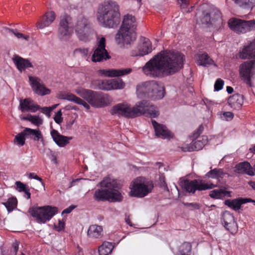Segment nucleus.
<instances>
[{
	"label": "nucleus",
	"instance_id": "nucleus-1",
	"mask_svg": "<svg viewBox=\"0 0 255 255\" xmlns=\"http://www.w3.org/2000/svg\"><path fill=\"white\" fill-rule=\"evenodd\" d=\"M184 55L179 52L162 51L148 61L142 68L147 76L162 77L173 75L183 67Z\"/></svg>",
	"mask_w": 255,
	"mask_h": 255
},
{
	"label": "nucleus",
	"instance_id": "nucleus-2",
	"mask_svg": "<svg viewBox=\"0 0 255 255\" xmlns=\"http://www.w3.org/2000/svg\"><path fill=\"white\" fill-rule=\"evenodd\" d=\"M101 188L96 190L94 197L98 201L121 202L123 197L119 191L120 185L117 180L109 176L100 182Z\"/></svg>",
	"mask_w": 255,
	"mask_h": 255
},
{
	"label": "nucleus",
	"instance_id": "nucleus-3",
	"mask_svg": "<svg viewBox=\"0 0 255 255\" xmlns=\"http://www.w3.org/2000/svg\"><path fill=\"white\" fill-rule=\"evenodd\" d=\"M97 18L99 22L108 28H116L120 23L119 6L116 1H104L99 6Z\"/></svg>",
	"mask_w": 255,
	"mask_h": 255
},
{
	"label": "nucleus",
	"instance_id": "nucleus-4",
	"mask_svg": "<svg viewBox=\"0 0 255 255\" xmlns=\"http://www.w3.org/2000/svg\"><path fill=\"white\" fill-rule=\"evenodd\" d=\"M136 22L134 16L128 14L124 16L122 24L116 35L117 44H130L136 39Z\"/></svg>",
	"mask_w": 255,
	"mask_h": 255
},
{
	"label": "nucleus",
	"instance_id": "nucleus-5",
	"mask_svg": "<svg viewBox=\"0 0 255 255\" xmlns=\"http://www.w3.org/2000/svg\"><path fill=\"white\" fill-rule=\"evenodd\" d=\"M75 92L95 108L107 107L112 102V99L109 95L102 92L82 88L76 89Z\"/></svg>",
	"mask_w": 255,
	"mask_h": 255
},
{
	"label": "nucleus",
	"instance_id": "nucleus-6",
	"mask_svg": "<svg viewBox=\"0 0 255 255\" xmlns=\"http://www.w3.org/2000/svg\"><path fill=\"white\" fill-rule=\"evenodd\" d=\"M197 23L199 24H205L209 26L214 25L217 29H220L224 23L220 11L217 9H213L210 12L203 11L201 14H197Z\"/></svg>",
	"mask_w": 255,
	"mask_h": 255
},
{
	"label": "nucleus",
	"instance_id": "nucleus-7",
	"mask_svg": "<svg viewBox=\"0 0 255 255\" xmlns=\"http://www.w3.org/2000/svg\"><path fill=\"white\" fill-rule=\"evenodd\" d=\"M58 212L57 207L50 206L32 207L28 210L30 215L35 218L39 223H45L49 221Z\"/></svg>",
	"mask_w": 255,
	"mask_h": 255
},
{
	"label": "nucleus",
	"instance_id": "nucleus-8",
	"mask_svg": "<svg viewBox=\"0 0 255 255\" xmlns=\"http://www.w3.org/2000/svg\"><path fill=\"white\" fill-rule=\"evenodd\" d=\"M131 109L133 118L141 115L156 118L159 115L157 108L146 100H142L137 103Z\"/></svg>",
	"mask_w": 255,
	"mask_h": 255
},
{
	"label": "nucleus",
	"instance_id": "nucleus-9",
	"mask_svg": "<svg viewBox=\"0 0 255 255\" xmlns=\"http://www.w3.org/2000/svg\"><path fill=\"white\" fill-rule=\"evenodd\" d=\"M153 188L151 182L145 181L144 178L139 177L133 182L130 195L132 197L142 198L151 192Z\"/></svg>",
	"mask_w": 255,
	"mask_h": 255
},
{
	"label": "nucleus",
	"instance_id": "nucleus-10",
	"mask_svg": "<svg viewBox=\"0 0 255 255\" xmlns=\"http://www.w3.org/2000/svg\"><path fill=\"white\" fill-rule=\"evenodd\" d=\"M179 185L186 192L192 194L195 193L197 190L203 191L211 189L216 186L212 183L209 184L204 183L202 180L197 179L190 180L180 179Z\"/></svg>",
	"mask_w": 255,
	"mask_h": 255
},
{
	"label": "nucleus",
	"instance_id": "nucleus-11",
	"mask_svg": "<svg viewBox=\"0 0 255 255\" xmlns=\"http://www.w3.org/2000/svg\"><path fill=\"white\" fill-rule=\"evenodd\" d=\"M229 27L238 33H244L255 29V20H245L232 18L228 21Z\"/></svg>",
	"mask_w": 255,
	"mask_h": 255
},
{
	"label": "nucleus",
	"instance_id": "nucleus-12",
	"mask_svg": "<svg viewBox=\"0 0 255 255\" xmlns=\"http://www.w3.org/2000/svg\"><path fill=\"white\" fill-rule=\"evenodd\" d=\"M111 58L106 49V39L103 37L97 40L91 60L94 62H103Z\"/></svg>",
	"mask_w": 255,
	"mask_h": 255
},
{
	"label": "nucleus",
	"instance_id": "nucleus-13",
	"mask_svg": "<svg viewBox=\"0 0 255 255\" xmlns=\"http://www.w3.org/2000/svg\"><path fill=\"white\" fill-rule=\"evenodd\" d=\"M91 31L88 20L83 16L79 17L75 25V31L79 39L87 41L89 39Z\"/></svg>",
	"mask_w": 255,
	"mask_h": 255
},
{
	"label": "nucleus",
	"instance_id": "nucleus-14",
	"mask_svg": "<svg viewBox=\"0 0 255 255\" xmlns=\"http://www.w3.org/2000/svg\"><path fill=\"white\" fill-rule=\"evenodd\" d=\"M255 60L248 61L240 66V74L242 80L248 86L252 87L251 78L254 75L252 69L255 68Z\"/></svg>",
	"mask_w": 255,
	"mask_h": 255
},
{
	"label": "nucleus",
	"instance_id": "nucleus-15",
	"mask_svg": "<svg viewBox=\"0 0 255 255\" xmlns=\"http://www.w3.org/2000/svg\"><path fill=\"white\" fill-rule=\"evenodd\" d=\"M71 23V17L66 15L60 20L58 30V37L61 40H66L71 34L70 25Z\"/></svg>",
	"mask_w": 255,
	"mask_h": 255
},
{
	"label": "nucleus",
	"instance_id": "nucleus-16",
	"mask_svg": "<svg viewBox=\"0 0 255 255\" xmlns=\"http://www.w3.org/2000/svg\"><path fill=\"white\" fill-rule=\"evenodd\" d=\"M110 113L118 117L133 118L131 108L127 104H118L115 105L111 109Z\"/></svg>",
	"mask_w": 255,
	"mask_h": 255
},
{
	"label": "nucleus",
	"instance_id": "nucleus-17",
	"mask_svg": "<svg viewBox=\"0 0 255 255\" xmlns=\"http://www.w3.org/2000/svg\"><path fill=\"white\" fill-rule=\"evenodd\" d=\"M222 220L226 230L232 234L237 232L238 226L235 221L234 217L232 214L228 211L224 212L222 214Z\"/></svg>",
	"mask_w": 255,
	"mask_h": 255
},
{
	"label": "nucleus",
	"instance_id": "nucleus-18",
	"mask_svg": "<svg viewBox=\"0 0 255 255\" xmlns=\"http://www.w3.org/2000/svg\"><path fill=\"white\" fill-rule=\"evenodd\" d=\"M28 78L33 91L36 94L44 96L50 93V90L49 89L40 83V79L38 78L29 76Z\"/></svg>",
	"mask_w": 255,
	"mask_h": 255
},
{
	"label": "nucleus",
	"instance_id": "nucleus-19",
	"mask_svg": "<svg viewBox=\"0 0 255 255\" xmlns=\"http://www.w3.org/2000/svg\"><path fill=\"white\" fill-rule=\"evenodd\" d=\"M143 39L142 42L139 44L137 47V51L132 50L131 51V55L132 56H142L148 54L152 51L151 43L149 40L144 37Z\"/></svg>",
	"mask_w": 255,
	"mask_h": 255
},
{
	"label": "nucleus",
	"instance_id": "nucleus-20",
	"mask_svg": "<svg viewBox=\"0 0 255 255\" xmlns=\"http://www.w3.org/2000/svg\"><path fill=\"white\" fill-rule=\"evenodd\" d=\"M19 109L23 113L25 112L35 113L37 110H40V107L35 104L34 101L30 98H25L20 100Z\"/></svg>",
	"mask_w": 255,
	"mask_h": 255
},
{
	"label": "nucleus",
	"instance_id": "nucleus-21",
	"mask_svg": "<svg viewBox=\"0 0 255 255\" xmlns=\"http://www.w3.org/2000/svg\"><path fill=\"white\" fill-rule=\"evenodd\" d=\"M152 125L154 128L156 136L162 138H167L172 137V133L167 127L157 123L155 120H151Z\"/></svg>",
	"mask_w": 255,
	"mask_h": 255
},
{
	"label": "nucleus",
	"instance_id": "nucleus-22",
	"mask_svg": "<svg viewBox=\"0 0 255 255\" xmlns=\"http://www.w3.org/2000/svg\"><path fill=\"white\" fill-rule=\"evenodd\" d=\"M12 60L20 72L25 71L26 68L33 67L29 59L23 58L16 54L13 55Z\"/></svg>",
	"mask_w": 255,
	"mask_h": 255
},
{
	"label": "nucleus",
	"instance_id": "nucleus-23",
	"mask_svg": "<svg viewBox=\"0 0 255 255\" xmlns=\"http://www.w3.org/2000/svg\"><path fill=\"white\" fill-rule=\"evenodd\" d=\"M132 70L131 68L122 69H101L98 71L99 74L107 77H114L123 76L130 73Z\"/></svg>",
	"mask_w": 255,
	"mask_h": 255
},
{
	"label": "nucleus",
	"instance_id": "nucleus-24",
	"mask_svg": "<svg viewBox=\"0 0 255 255\" xmlns=\"http://www.w3.org/2000/svg\"><path fill=\"white\" fill-rule=\"evenodd\" d=\"M149 98L156 100L162 99L165 95V89L161 83L154 81Z\"/></svg>",
	"mask_w": 255,
	"mask_h": 255
},
{
	"label": "nucleus",
	"instance_id": "nucleus-25",
	"mask_svg": "<svg viewBox=\"0 0 255 255\" xmlns=\"http://www.w3.org/2000/svg\"><path fill=\"white\" fill-rule=\"evenodd\" d=\"M153 81H148L138 84L136 86L137 94L141 96L149 98Z\"/></svg>",
	"mask_w": 255,
	"mask_h": 255
},
{
	"label": "nucleus",
	"instance_id": "nucleus-26",
	"mask_svg": "<svg viewBox=\"0 0 255 255\" xmlns=\"http://www.w3.org/2000/svg\"><path fill=\"white\" fill-rule=\"evenodd\" d=\"M248 202H253L255 205V201L251 198H238L232 200H226L225 204L235 211L241 208V205Z\"/></svg>",
	"mask_w": 255,
	"mask_h": 255
},
{
	"label": "nucleus",
	"instance_id": "nucleus-27",
	"mask_svg": "<svg viewBox=\"0 0 255 255\" xmlns=\"http://www.w3.org/2000/svg\"><path fill=\"white\" fill-rule=\"evenodd\" d=\"M50 134L53 138V141L56 144L60 147H64L69 142L72 137L65 136L60 134L57 130L52 129Z\"/></svg>",
	"mask_w": 255,
	"mask_h": 255
},
{
	"label": "nucleus",
	"instance_id": "nucleus-28",
	"mask_svg": "<svg viewBox=\"0 0 255 255\" xmlns=\"http://www.w3.org/2000/svg\"><path fill=\"white\" fill-rule=\"evenodd\" d=\"M56 14L53 11L47 12L42 17L41 19L37 23V27L43 29L49 26L55 20Z\"/></svg>",
	"mask_w": 255,
	"mask_h": 255
},
{
	"label": "nucleus",
	"instance_id": "nucleus-29",
	"mask_svg": "<svg viewBox=\"0 0 255 255\" xmlns=\"http://www.w3.org/2000/svg\"><path fill=\"white\" fill-rule=\"evenodd\" d=\"M234 171L239 174H246L250 176L255 175L253 168L247 161L240 162L236 165Z\"/></svg>",
	"mask_w": 255,
	"mask_h": 255
},
{
	"label": "nucleus",
	"instance_id": "nucleus-30",
	"mask_svg": "<svg viewBox=\"0 0 255 255\" xmlns=\"http://www.w3.org/2000/svg\"><path fill=\"white\" fill-rule=\"evenodd\" d=\"M240 58L245 59L255 58V39L239 53Z\"/></svg>",
	"mask_w": 255,
	"mask_h": 255
},
{
	"label": "nucleus",
	"instance_id": "nucleus-31",
	"mask_svg": "<svg viewBox=\"0 0 255 255\" xmlns=\"http://www.w3.org/2000/svg\"><path fill=\"white\" fill-rule=\"evenodd\" d=\"M228 103L232 108L239 110L243 104L244 97L239 94H235L229 98Z\"/></svg>",
	"mask_w": 255,
	"mask_h": 255
},
{
	"label": "nucleus",
	"instance_id": "nucleus-32",
	"mask_svg": "<svg viewBox=\"0 0 255 255\" xmlns=\"http://www.w3.org/2000/svg\"><path fill=\"white\" fill-rule=\"evenodd\" d=\"M23 133L27 138L32 139L35 141H38L41 139H43L42 135L39 130L26 128L23 130Z\"/></svg>",
	"mask_w": 255,
	"mask_h": 255
},
{
	"label": "nucleus",
	"instance_id": "nucleus-33",
	"mask_svg": "<svg viewBox=\"0 0 255 255\" xmlns=\"http://www.w3.org/2000/svg\"><path fill=\"white\" fill-rule=\"evenodd\" d=\"M103 228L97 225H91L87 232L88 236L91 238H99L102 236Z\"/></svg>",
	"mask_w": 255,
	"mask_h": 255
},
{
	"label": "nucleus",
	"instance_id": "nucleus-34",
	"mask_svg": "<svg viewBox=\"0 0 255 255\" xmlns=\"http://www.w3.org/2000/svg\"><path fill=\"white\" fill-rule=\"evenodd\" d=\"M203 146L202 142H200L199 139L195 138V139H193L190 144H187L186 146L182 147V150L184 152H191L194 150H200L203 148Z\"/></svg>",
	"mask_w": 255,
	"mask_h": 255
},
{
	"label": "nucleus",
	"instance_id": "nucleus-35",
	"mask_svg": "<svg viewBox=\"0 0 255 255\" xmlns=\"http://www.w3.org/2000/svg\"><path fill=\"white\" fill-rule=\"evenodd\" d=\"M197 64L200 66H207L213 64V61L206 53L199 54L196 56Z\"/></svg>",
	"mask_w": 255,
	"mask_h": 255
},
{
	"label": "nucleus",
	"instance_id": "nucleus-36",
	"mask_svg": "<svg viewBox=\"0 0 255 255\" xmlns=\"http://www.w3.org/2000/svg\"><path fill=\"white\" fill-rule=\"evenodd\" d=\"M209 196L211 198L215 199H222L226 196H228L229 197H231L230 192L225 191L222 189L212 190Z\"/></svg>",
	"mask_w": 255,
	"mask_h": 255
},
{
	"label": "nucleus",
	"instance_id": "nucleus-37",
	"mask_svg": "<svg viewBox=\"0 0 255 255\" xmlns=\"http://www.w3.org/2000/svg\"><path fill=\"white\" fill-rule=\"evenodd\" d=\"M113 248L114 246L111 243L105 242L99 247L98 252L102 255H109L112 253Z\"/></svg>",
	"mask_w": 255,
	"mask_h": 255
},
{
	"label": "nucleus",
	"instance_id": "nucleus-38",
	"mask_svg": "<svg viewBox=\"0 0 255 255\" xmlns=\"http://www.w3.org/2000/svg\"><path fill=\"white\" fill-rule=\"evenodd\" d=\"M96 89L104 91L110 90V80H97L93 82Z\"/></svg>",
	"mask_w": 255,
	"mask_h": 255
},
{
	"label": "nucleus",
	"instance_id": "nucleus-39",
	"mask_svg": "<svg viewBox=\"0 0 255 255\" xmlns=\"http://www.w3.org/2000/svg\"><path fill=\"white\" fill-rule=\"evenodd\" d=\"M125 86V83L121 79H113L110 80V90L122 89Z\"/></svg>",
	"mask_w": 255,
	"mask_h": 255
},
{
	"label": "nucleus",
	"instance_id": "nucleus-40",
	"mask_svg": "<svg viewBox=\"0 0 255 255\" xmlns=\"http://www.w3.org/2000/svg\"><path fill=\"white\" fill-rule=\"evenodd\" d=\"M191 245L189 243L185 242L180 246L177 255H191Z\"/></svg>",
	"mask_w": 255,
	"mask_h": 255
},
{
	"label": "nucleus",
	"instance_id": "nucleus-41",
	"mask_svg": "<svg viewBox=\"0 0 255 255\" xmlns=\"http://www.w3.org/2000/svg\"><path fill=\"white\" fill-rule=\"evenodd\" d=\"M234 2L240 6L248 8L255 5V0H233Z\"/></svg>",
	"mask_w": 255,
	"mask_h": 255
},
{
	"label": "nucleus",
	"instance_id": "nucleus-42",
	"mask_svg": "<svg viewBox=\"0 0 255 255\" xmlns=\"http://www.w3.org/2000/svg\"><path fill=\"white\" fill-rule=\"evenodd\" d=\"M224 173L222 169L215 168L213 170H211L210 171L207 173L206 176L208 177L215 178H222Z\"/></svg>",
	"mask_w": 255,
	"mask_h": 255
},
{
	"label": "nucleus",
	"instance_id": "nucleus-43",
	"mask_svg": "<svg viewBox=\"0 0 255 255\" xmlns=\"http://www.w3.org/2000/svg\"><path fill=\"white\" fill-rule=\"evenodd\" d=\"M6 204L8 206L7 207L8 212H10L16 208L17 201L15 197H11L8 199Z\"/></svg>",
	"mask_w": 255,
	"mask_h": 255
},
{
	"label": "nucleus",
	"instance_id": "nucleus-44",
	"mask_svg": "<svg viewBox=\"0 0 255 255\" xmlns=\"http://www.w3.org/2000/svg\"><path fill=\"white\" fill-rule=\"evenodd\" d=\"M4 29L8 32L13 33L18 39L22 38L26 41L29 40V36L25 35L21 33L18 32L17 29H10L6 27H4Z\"/></svg>",
	"mask_w": 255,
	"mask_h": 255
},
{
	"label": "nucleus",
	"instance_id": "nucleus-45",
	"mask_svg": "<svg viewBox=\"0 0 255 255\" xmlns=\"http://www.w3.org/2000/svg\"><path fill=\"white\" fill-rule=\"evenodd\" d=\"M25 135L23 130L15 136L14 142H16L17 144L20 146H23L25 144Z\"/></svg>",
	"mask_w": 255,
	"mask_h": 255
},
{
	"label": "nucleus",
	"instance_id": "nucleus-46",
	"mask_svg": "<svg viewBox=\"0 0 255 255\" xmlns=\"http://www.w3.org/2000/svg\"><path fill=\"white\" fill-rule=\"evenodd\" d=\"M77 96L71 93H61L59 96L61 99L66 100L75 103Z\"/></svg>",
	"mask_w": 255,
	"mask_h": 255
},
{
	"label": "nucleus",
	"instance_id": "nucleus-47",
	"mask_svg": "<svg viewBox=\"0 0 255 255\" xmlns=\"http://www.w3.org/2000/svg\"><path fill=\"white\" fill-rule=\"evenodd\" d=\"M16 189L20 192H25L29 187L26 184H23L20 181H16L15 182Z\"/></svg>",
	"mask_w": 255,
	"mask_h": 255
},
{
	"label": "nucleus",
	"instance_id": "nucleus-48",
	"mask_svg": "<svg viewBox=\"0 0 255 255\" xmlns=\"http://www.w3.org/2000/svg\"><path fill=\"white\" fill-rule=\"evenodd\" d=\"M31 123L33 125L39 126L43 123V120L37 116H32L31 117Z\"/></svg>",
	"mask_w": 255,
	"mask_h": 255
},
{
	"label": "nucleus",
	"instance_id": "nucleus-49",
	"mask_svg": "<svg viewBox=\"0 0 255 255\" xmlns=\"http://www.w3.org/2000/svg\"><path fill=\"white\" fill-rule=\"evenodd\" d=\"M224 81L221 79H218L214 85L215 91H218L221 90L224 85Z\"/></svg>",
	"mask_w": 255,
	"mask_h": 255
},
{
	"label": "nucleus",
	"instance_id": "nucleus-50",
	"mask_svg": "<svg viewBox=\"0 0 255 255\" xmlns=\"http://www.w3.org/2000/svg\"><path fill=\"white\" fill-rule=\"evenodd\" d=\"M75 103L77 104L82 105L87 110H89L90 109V105L88 103L78 97H76Z\"/></svg>",
	"mask_w": 255,
	"mask_h": 255
},
{
	"label": "nucleus",
	"instance_id": "nucleus-51",
	"mask_svg": "<svg viewBox=\"0 0 255 255\" xmlns=\"http://www.w3.org/2000/svg\"><path fill=\"white\" fill-rule=\"evenodd\" d=\"M159 180H160V182H159L160 187L161 188H163L164 190H166L167 191H169V189L168 188L167 184L166 183L164 177L160 176Z\"/></svg>",
	"mask_w": 255,
	"mask_h": 255
},
{
	"label": "nucleus",
	"instance_id": "nucleus-52",
	"mask_svg": "<svg viewBox=\"0 0 255 255\" xmlns=\"http://www.w3.org/2000/svg\"><path fill=\"white\" fill-rule=\"evenodd\" d=\"M62 113L61 110L58 111L56 114L54 120L55 122L58 124L61 123L63 121V118L62 117Z\"/></svg>",
	"mask_w": 255,
	"mask_h": 255
},
{
	"label": "nucleus",
	"instance_id": "nucleus-53",
	"mask_svg": "<svg viewBox=\"0 0 255 255\" xmlns=\"http://www.w3.org/2000/svg\"><path fill=\"white\" fill-rule=\"evenodd\" d=\"M234 117V115L232 112H226L223 114V117L226 121L231 120Z\"/></svg>",
	"mask_w": 255,
	"mask_h": 255
},
{
	"label": "nucleus",
	"instance_id": "nucleus-54",
	"mask_svg": "<svg viewBox=\"0 0 255 255\" xmlns=\"http://www.w3.org/2000/svg\"><path fill=\"white\" fill-rule=\"evenodd\" d=\"M204 130V127L201 125L198 128L196 131L193 133V137L195 138L198 137L202 133Z\"/></svg>",
	"mask_w": 255,
	"mask_h": 255
},
{
	"label": "nucleus",
	"instance_id": "nucleus-55",
	"mask_svg": "<svg viewBox=\"0 0 255 255\" xmlns=\"http://www.w3.org/2000/svg\"><path fill=\"white\" fill-rule=\"evenodd\" d=\"M183 204L192 209H199L200 208V205L196 203H183Z\"/></svg>",
	"mask_w": 255,
	"mask_h": 255
},
{
	"label": "nucleus",
	"instance_id": "nucleus-56",
	"mask_svg": "<svg viewBox=\"0 0 255 255\" xmlns=\"http://www.w3.org/2000/svg\"><path fill=\"white\" fill-rule=\"evenodd\" d=\"M64 223L61 220H59L58 225H54L55 229L58 231H61L63 230L64 229Z\"/></svg>",
	"mask_w": 255,
	"mask_h": 255
},
{
	"label": "nucleus",
	"instance_id": "nucleus-57",
	"mask_svg": "<svg viewBox=\"0 0 255 255\" xmlns=\"http://www.w3.org/2000/svg\"><path fill=\"white\" fill-rule=\"evenodd\" d=\"M88 50L86 48H78L75 50L74 53H80L82 56H86L88 54Z\"/></svg>",
	"mask_w": 255,
	"mask_h": 255
},
{
	"label": "nucleus",
	"instance_id": "nucleus-58",
	"mask_svg": "<svg viewBox=\"0 0 255 255\" xmlns=\"http://www.w3.org/2000/svg\"><path fill=\"white\" fill-rule=\"evenodd\" d=\"M40 110H41V112L44 114L46 115L48 118L50 117L51 110L49 107H43L41 108Z\"/></svg>",
	"mask_w": 255,
	"mask_h": 255
},
{
	"label": "nucleus",
	"instance_id": "nucleus-59",
	"mask_svg": "<svg viewBox=\"0 0 255 255\" xmlns=\"http://www.w3.org/2000/svg\"><path fill=\"white\" fill-rule=\"evenodd\" d=\"M29 178H30V179L33 178V179H35L36 180H37L40 181L41 182V183L42 184H43V182H42V179L40 177H38L36 174H35L34 173H30L29 174Z\"/></svg>",
	"mask_w": 255,
	"mask_h": 255
},
{
	"label": "nucleus",
	"instance_id": "nucleus-60",
	"mask_svg": "<svg viewBox=\"0 0 255 255\" xmlns=\"http://www.w3.org/2000/svg\"><path fill=\"white\" fill-rule=\"evenodd\" d=\"M75 208V206L74 205H71L69 206L68 208L65 209L62 211V215H63L64 214L70 213Z\"/></svg>",
	"mask_w": 255,
	"mask_h": 255
},
{
	"label": "nucleus",
	"instance_id": "nucleus-61",
	"mask_svg": "<svg viewBox=\"0 0 255 255\" xmlns=\"http://www.w3.org/2000/svg\"><path fill=\"white\" fill-rule=\"evenodd\" d=\"M198 139H199L200 142H202L203 143V146H204L206 143L207 142V138L206 136H201V137H196Z\"/></svg>",
	"mask_w": 255,
	"mask_h": 255
},
{
	"label": "nucleus",
	"instance_id": "nucleus-62",
	"mask_svg": "<svg viewBox=\"0 0 255 255\" xmlns=\"http://www.w3.org/2000/svg\"><path fill=\"white\" fill-rule=\"evenodd\" d=\"M74 122H75L74 120H70L69 121H68L66 124V128L68 129H71Z\"/></svg>",
	"mask_w": 255,
	"mask_h": 255
},
{
	"label": "nucleus",
	"instance_id": "nucleus-63",
	"mask_svg": "<svg viewBox=\"0 0 255 255\" xmlns=\"http://www.w3.org/2000/svg\"><path fill=\"white\" fill-rule=\"evenodd\" d=\"M31 117H32V115L28 114L27 115V116L21 118V119L24 121H28L31 122Z\"/></svg>",
	"mask_w": 255,
	"mask_h": 255
},
{
	"label": "nucleus",
	"instance_id": "nucleus-64",
	"mask_svg": "<svg viewBox=\"0 0 255 255\" xmlns=\"http://www.w3.org/2000/svg\"><path fill=\"white\" fill-rule=\"evenodd\" d=\"M12 247L14 250V252L16 253L18 250V244L17 243H14L12 245Z\"/></svg>",
	"mask_w": 255,
	"mask_h": 255
}]
</instances>
